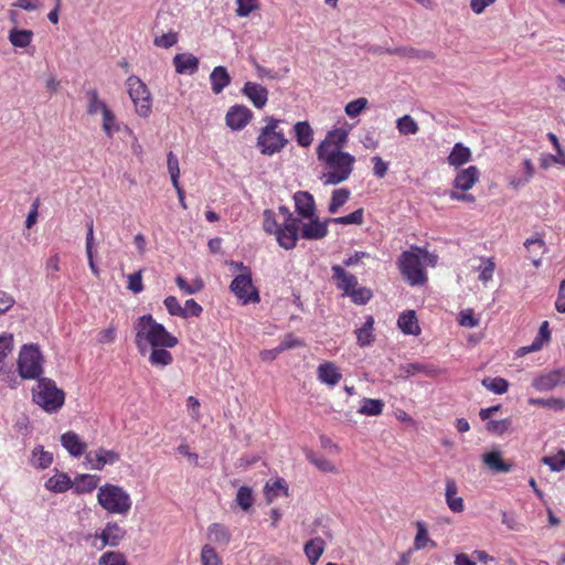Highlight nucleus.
<instances>
[{
  "label": "nucleus",
  "mask_w": 565,
  "mask_h": 565,
  "mask_svg": "<svg viewBox=\"0 0 565 565\" xmlns=\"http://www.w3.org/2000/svg\"><path fill=\"white\" fill-rule=\"evenodd\" d=\"M134 329L137 349L141 355L149 352L152 366L164 367L173 362L168 349L174 348L179 341L163 324L157 322L151 315H143L136 320Z\"/></svg>",
  "instance_id": "obj_1"
},
{
  "label": "nucleus",
  "mask_w": 565,
  "mask_h": 565,
  "mask_svg": "<svg viewBox=\"0 0 565 565\" xmlns=\"http://www.w3.org/2000/svg\"><path fill=\"white\" fill-rule=\"evenodd\" d=\"M322 167L321 182L324 185H337L347 181L353 172L355 157L347 151L317 152Z\"/></svg>",
  "instance_id": "obj_2"
},
{
  "label": "nucleus",
  "mask_w": 565,
  "mask_h": 565,
  "mask_svg": "<svg viewBox=\"0 0 565 565\" xmlns=\"http://www.w3.org/2000/svg\"><path fill=\"white\" fill-rule=\"evenodd\" d=\"M437 255L427 249L414 246L402 253L398 260V268L405 280L411 286H420L427 281L425 266H436Z\"/></svg>",
  "instance_id": "obj_3"
},
{
  "label": "nucleus",
  "mask_w": 565,
  "mask_h": 565,
  "mask_svg": "<svg viewBox=\"0 0 565 565\" xmlns=\"http://www.w3.org/2000/svg\"><path fill=\"white\" fill-rule=\"evenodd\" d=\"M265 126L259 130L256 147L264 156H274L279 153L287 145L288 139L280 128V120L273 116H267Z\"/></svg>",
  "instance_id": "obj_4"
},
{
  "label": "nucleus",
  "mask_w": 565,
  "mask_h": 565,
  "mask_svg": "<svg viewBox=\"0 0 565 565\" xmlns=\"http://www.w3.org/2000/svg\"><path fill=\"white\" fill-rule=\"evenodd\" d=\"M98 504L110 514L126 515L131 509L130 494L117 484L106 483L98 488Z\"/></svg>",
  "instance_id": "obj_5"
},
{
  "label": "nucleus",
  "mask_w": 565,
  "mask_h": 565,
  "mask_svg": "<svg viewBox=\"0 0 565 565\" xmlns=\"http://www.w3.org/2000/svg\"><path fill=\"white\" fill-rule=\"evenodd\" d=\"M44 358L34 343L21 347L18 356V372L23 380H39L43 373Z\"/></svg>",
  "instance_id": "obj_6"
},
{
  "label": "nucleus",
  "mask_w": 565,
  "mask_h": 565,
  "mask_svg": "<svg viewBox=\"0 0 565 565\" xmlns=\"http://www.w3.org/2000/svg\"><path fill=\"white\" fill-rule=\"evenodd\" d=\"M33 401L49 413L58 411L65 401V394L50 379H39L33 388Z\"/></svg>",
  "instance_id": "obj_7"
},
{
  "label": "nucleus",
  "mask_w": 565,
  "mask_h": 565,
  "mask_svg": "<svg viewBox=\"0 0 565 565\" xmlns=\"http://www.w3.org/2000/svg\"><path fill=\"white\" fill-rule=\"evenodd\" d=\"M126 86L136 113L143 118L149 117L152 109V99L147 85L138 76L131 75L127 78Z\"/></svg>",
  "instance_id": "obj_8"
},
{
  "label": "nucleus",
  "mask_w": 565,
  "mask_h": 565,
  "mask_svg": "<svg viewBox=\"0 0 565 565\" xmlns=\"http://www.w3.org/2000/svg\"><path fill=\"white\" fill-rule=\"evenodd\" d=\"M231 291L246 305L248 302H259V295L253 285L252 275L249 271L237 275L231 282Z\"/></svg>",
  "instance_id": "obj_9"
},
{
  "label": "nucleus",
  "mask_w": 565,
  "mask_h": 565,
  "mask_svg": "<svg viewBox=\"0 0 565 565\" xmlns=\"http://www.w3.org/2000/svg\"><path fill=\"white\" fill-rule=\"evenodd\" d=\"M126 533V530L117 522H107L105 527L93 536L92 545L97 550H103L106 546L117 547L125 539Z\"/></svg>",
  "instance_id": "obj_10"
},
{
  "label": "nucleus",
  "mask_w": 565,
  "mask_h": 565,
  "mask_svg": "<svg viewBox=\"0 0 565 565\" xmlns=\"http://www.w3.org/2000/svg\"><path fill=\"white\" fill-rule=\"evenodd\" d=\"M286 212L287 218L282 226L275 234L277 243L285 249H292L298 241L299 221L295 218L286 207H280Z\"/></svg>",
  "instance_id": "obj_11"
},
{
  "label": "nucleus",
  "mask_w": 565,
  "mask_h": 565,
  "mask_svg": "<svg viewBox=\"0 0 565 565\" xmlns=\"http://www.w3.org/2000/svg\"><path fill=\"white\" fill-rule=\"evenodd\" d=\"M119 460V454L115 450L99 448L85 454L84 463L93 470H103L107 465H114Z\"/></svg>",
  "instance_id": "obj_12"
},
{
  "label": "nucleus",
  "mask_w": 565,
  "mask_h": 565,
  "mask_svg": "<svg viewBox=\"0 0 565 565\" xmlns=\"http://www.w3.org/2000/svg\"><path fill=\"white\" fill-rule=\"evenodd\" d=\"M348 130L343 128H335L330 130L326 138L318 145L317 152L328 151H343V147L348 142Z\"/></svg>",
  "instance_id": "obj_13"
},
{
  "label": "nucleus",
  "mask_w": 565,
  "mask_h": 565,
  "mask_svg": "<svg viewBox=\"0 0 565 565\" xmlns=\"http://www.w3.org/2000/svg\"><path fill=\"white\" fill-rule=\"evenodd\" d=\"M308 222L302 223L301 225V237L309 241H318L322 239L328 235V225L331 221L324 220L320 221L317 215L312 218H307Z\"/></svg>",
  "instance_id": "obj_14"
},
{
  "label": "nucleus",
  "mask_w": 565,
  "mask_h": 565,
  "mask_svg": "<svg viewBox=\"0 0 565 565\" xmlns=\"http://www.w3.org/2000/svg\"><path fill=\"white\" fill-rule=\"evenodd\" d=\"M252 117L253 114L246 106L236 105L228 109L225 120L232 130H241L250 121Z\"/></svg>",
  "instance_id": "obj_15"
},
{
  "label": "nucleus",
  "mask_w": 565,
  "mask_h": 565,
  "mask_svg": "<svg viewBox=\"0 0 565 565\" xmlns=\"http://www.w3.org/2000/svg\"><path fill=\"white\" fill-rule=\"evenodd\" d=\"M565 384V371L555 370L547 374L535 377L532 382V386L540 392L552 391L558 385Z\"/></svg>",
  "instance_id": "obj_16"
},
{
  "label": "nucleus",
  "mask_w": 565,
  "mask_h": 565,
  "mask_svg": "<svg viewBox=\"0 0 565 565\" xmlns=\"http://www.w3.org/2000/svg\"><path fill=\"white\" fill-rule=\"evenodd\" d=\"M480 179V171L477 167L470 166L458 170L452 185L457 190L468 191L475 186Z\"/></svg>",
  "instance_id": "obj_17"
},
{
  "label": "nucleus",
  "mask_w": 565,
  "mask_h": 565,
  "mask_svg": "<svg viewBox=\"0 0 565 565\" xmlns=\"http://www.w3.org/2000/svg\"><path fill=\"white\" fill-rule=\"evenodd\" d=\"M295 207L298 215L302 218H312L316 216V203L312 194L307 191H298L294 195Z\"/></svg>",
  "instance_id": "obj_18"
},
{
  "label": "nucleus",
  "mask_w": 565,
  "mask_h": 565,
  "mask_svg": "<svg viewBox=\"0 0 565 565\" xmlns=\"http://www.w3.org/2000/svg\"><path fill=\"white\" fill-rule=\"evenodd\" d=\"M331 270L332 278L335 280L337 287L343 291L344 296H348L349 292L359 285L358 278L340 265H333Z\"/></svg>",
  "instance_id": "obj_19"
},
{
  "label": "nucleus",
  "mask_w": 565,
  "mask_h": 565,
  "mask_svg": "<svg viewBox=\"0 0 565 565\" xmlns=\"http://www.w3.org/2000/svg\"><path fill=\"white\" fill-rule=\"evenodd\" d=\"M445 500L451 512L460 513L465 510L463 499L458 495V486L452 478L445 480Z\"/></svg>",
  "instance_id": "obj_20"
},
{
  "label": "nucleus",
  "mask_w": 565,
  "mask_h": 565,
  "mask_svg": "<svg viewBox=\"0 0 565 565\" xmlns=\"http://www.w3.org/2000/svg\"><path fill=\"white\" fill-rule=\"evenodd\" d=\"M318 380L328 386H335L342 379L340 369L333 362H323L317 369Z\"/></svg>",
  "instance_id": "obj_21"
},
{
  "label": "nucleus",
  "mask_w": 565,
  "mask_h": 565,
  "mask_svg": "<svg viewBox=\"0 0 565 565\" xmlns=\"http://www.w3.org/2000/svg\"><path fill=\"white\" fill-rule=\"evenodd\" d=\"M243 93L258 109H262L268 100V90L257 83L246 82Z\"/></svg>",
  "instance_id": "obj_22"
},
{
  "label": "nucleus",
  "mask_w": 565,
  "mask_h": 565,
  "mask_svg": "<svg viewBox=\"0 0 565 565\" xmlns=\"http://www.w3.org/2000/svg\"><path fill=\"white\" fill-rule=\"evenodd\" d=\"M61 444L73 457H81L86 454L87 445L74 431H66L61 436Z\"/></svg>",
  "instance_id": "obj_23"
},
{
  "label": "nucleus",
  "mask_w": 565,
  "mask_h": 565,
  "mask_svg": "<svg viewBox=\"0 0 565 565\" xmlns=\"http://www.w3.org/2000/svg\"><path fill=\"white\" fill-rule=\"evenodd\" d=\"M178 74L193 75L199 70V58L191 53H179L173 57Z\"/></svg>",
  "instance_id": "obj_24"
},
{
  "label": "nucleus",
  "mask_w": 565,
  "mask_h": 565,
  "mask_svg": "<svg viewBox=\"0 0 565 565\" xmlns=\"http://www.w3.org/2000/svg\"><path fill=\"white\" fill-rule=\"evenodd\" d=\"M471 158V150L462 142H456L449 156L447 157V162L449 166L458 169L463 164L470 162Z\"/></svg>",
  "instance_id": "obj_25"
},
{
  "label": "nucleus",
  "mask_w": 565,
  "mask_h": 565,
  "mask_svg": "<svg viewBox=\"0 0 565 565\" xmlns=\"http://www.w3.org/2000/svg\"><path fill=\"white\" fill-rule=\"evenodd\" d=\"M211 88L214 94H220L231 84V76L224 66H216L210 74Z\"/></svg>",
  "instance_id": "obj_26"
},
{
  "label": "nucleus",
  "mask_w": 565,
  "mask_h": 565,
  "mask_svg": "<svg viewBox=\"0 0 565 565\" xmlns=\"http://www.w3.org/2000/svg\"><path fill=\"white\" fill-rule=\"evenodd\" d=\"M483 463L494 472H509L512 469V463L502 460L501 451L492 450L483 454Z\"/></svg>",
  "instance_id": "obj_27"
},
{
  "label": "nucleus",
  "mask_w": 565,
  "mask_h": 565,
  "mask_svg": "<svg viewBox=\"0 0 565 565\" xmlns=\"http://www.w3.org/2000/svg\"><path fill=\"white\" fill-rule=\"evenodd\" d=\"M73 481L64 472H56L54 476L47 479L45 488L54 493H63L72 488Z\"/></svg>",
  "instance_id": "obj_28"
},
{
  "label": "nucleus",
  "mask_w": 565,
  "mask_h": 565,
  "mask_svg": "<svg viewBox=\"0 0 565 565\" xmlns=\"http://www.w3.org/2000/svg\"><path fill=\"white\" fill-rule=\"evenodd\" d=\"M397 326L405 334L417 335L420 332L415 311L413 310L403 312L397 320Z\"/></svg>",
  "instance_id": "obj_29"
},
{
  "label": "nucleus",
  "mask_w": 565,
  "mask_h": 565,
  "mask_svg": "<svg viewBox=\"0 0 565 565\" xmlns=\"http://www.w3.org/2000/svg\"><path fill=\"white\" fill-rule=\"evenodd\" d=\"M326 548V543L321 537H315L308 541L303 546V552L311 565H315Z\"/></svg>",
  "instance_id": "obj_30"
},
{
  "label": "nucleus",
  "mask_w": 565,
  "mask_h": 565,
  "mask_svg": "<svg viewBox=\"0 0 565 565\" xmlns=\"http://www.w3.org/2000/svg\"><path fill=\"white\" fill-rule=\"evenodd\" d=\"M99 480L100 478L95 475H79L72 487L76 493H88L97 488Z\"/></svg>",
  "instance_id": "obj_31"
},
{
  "label": "nucleus",
  "mask_w": 565,
  "mask_h": 565,
  "mask_svg": "<svg viewBox=\"0 0 565 565\" xmlns=\"http://www.w3.org/2000/svg\"><path fill=\"white\" fill-rule=\"evenodd\" d=\"M294 131L298 145L308 148L313 141V130L308 121H298L294 126Z\"/></svg>",
  "instance_id": "obj_32"
},
{
  "label": "nucleus",
  "mask_w": 565,
  "mask_h": 565,
  "mask_svg": "<svg viewBox=\"0 0 565 565\" xmlns=\"http://www.w3.org/2000/svg\"><path fill=\"white\" fill-rule=\"evenodd\" d=\"M416 530L417 532L414 539L413 551L424 550L427 546H436V542L429 537L428 530L423 521L416 522Z\"/></svg>",
  "instance_id": "obj_33"
},
{
  "label": "nucleus",
  "mask_w": 565,
  "mask_h": 565,
  "mask_svg": "<svg viewBox=\"0 0 565 565\" xmlns=\"http://www.w3.org/2000/svg\"><path fill=\"white\" fill-rule=\"evenodd\" d=\"M401 370L404 372L405 377L414 376L419 373H423L427 376H435L438 374L436 366L418 362L404 364L401 366Z\"/></svg>",
  "instance_id": "obj_34"
},
{
  "label": "nucleus",
  "mask_w": 565,
  "mask_h": 565,
  "mask_svg": "<svg viewBox=\"0 0 565 565\" xmlns=\"http://www.w3.org/2000/svg\"><path fill=\"white\" fill-rule=\"evenodd\" d=\"M207 537L214 543L227 545L231 541V533L223 524L213 523L207 527Z\"/></svg>",
  "instance_id": "obj_35"
},
{
  "label": "nucleus",
  "mask_w": 565,
  "mask_h": 565,
  "mask_svg": "<svg viewBox=\"0 0 565 565\" xmlns=\"http://www.w3.org/2000/svg\"><path fill=\"white\" fill-rule=\"evenodd\" d=\"M373 326H374V318L372 316H367L365 318L364 324L355 331L356 341L360 347H366L373 342V340H374Z\"/></svg>",
  "instance_id": "obj_36"
},
{
  "label": "nucleus",
  "mask_w": 565,
  "mask_h": 565,
  "mask_svg": "<svg viewBox=\"0 0 565 565\" xmlns=\"http://www.w3.org/2000/svg\"><path fill=\"white\" fill-rule=\"evenodd\" d=\"M33 39V32L31 30L24 29H12L9 32V41L10 43L20 49H24L29 46Z\"/></svg>",
  "instance_id": "obj_37"
},
{
  "label": "nucleus",
  "mask_w": 565,
  "mask_h": 565,
  "mask_svg": "<svg viewBox=\"0 0 565 565\" xmlns=\"http://www.w3.org/2000/svg\"><path fill=\"white\" fill-rule=\"evenodd\" d=\"M265 498L267 502H273L280 494L287 495L288 489L284 479H276L273 482H267L264 488Z\"/></svg>",
  "instance_id": "obj_38"
},
{
  "label": "nucleus",
  "mask_w": 565,
  "mask_h": 565,
  "mask_svg": "<svg viewBox=\"0 0 565 565\" xmlns=\"http://www.w3.org/2000/svg\"><path fill=\"white\" fill-rule=\"evenodd\" d=\"M361 403L362 404L358 411L361 415L379 416L383 413L384 403L382 399L364 397Z\"/></svg>",
  "instance_id": "obj_39"
},
{
  "label": "nucleus",
  "mask_w": 565,
  "mask_h": 565,
  "mask_svg": "<svg viewBox=\"0 0 565 565\" xmlns=\"http://www.w3.org/2000/svg\"><path fill=\"white\" fill-rule=\"evenodd\" d=\"M31 465L38 469H45L53 462V455L45 451L43 447H36L31 455Z\"/></svg>",
  "instance_id": "obj_40"
},
{
  "label": "nucleus",
  "mask_w": 565,
  "mask_h": 565,
  "mask_svg": "<svg viewBox=\"0 0 565 565\" xmlns=\"http://www.w3.org/2000/svg\"><path fill=\"white\" fill-rule=\"evenodd\" d=\"M350 190L345 188L335 189L332 192L331 200L328 206V211L331 214H335L341 206H343L349 198H350Z\"/></svg>",
  "instance_id": "obj_41"
},
{
  "label": "nucleus",
  "mask_w": 565,
  "mask_h": 565,
  "mask_svg": "<svg viewBox=\"0 0 565 565\" xmlns=\"http://www.w3.org/2000/svg\"><path fill=\"white\" fill-rule=\"evenodd\" d=\"M396 128L403 136L416 135L419 131L418 124L411 115H404L397 118Z\"/></svg>",
  "instance_id": "obj_42"
},
{
  "label": "nucleus",
  "mask_w": 565,
  "mask_h": 565,
  "mask_svg": "<svg viewBox=\"0 0 565 565\" xmlns=\"http://www.w3.org/2000/svg\"><path fill=\"white\" fill-rule=\"evenodd\" d=\"M13 349V335L11 333L0 334V374L6 370L4 360Z\"/></svg>",
  "instance_id": "obj_43"
},
{
  "label": "nucleus",
  "mask_w": 565,
  "mask_h": 565,
  "mask_svg": "<svg viewBox=\"0 0 565 565\" xmlns=\"http://www.w3.org/2000/svg\"><path fill=\"white\" fill-rule=\"evenodd\" d=\"M481 383L488 391L499 395L507 393L509 388V382L503 377H486Z\"/></svg>",
  "instance_id": "obj_44"
},
{
  "label": "nucleus",
  "mask_w": 565,
  "mask_h": 565,
  "mask_svg": "<svg viewBox=\"0 0 565 565\" xmlns=\"http://www.w3.org/2000/svg\"><path fill=\"white\" fill-rule=\"evenodd\" d=\"M542 463L548 466L551 471L559 472L565 469V450L561 449L556 455L544 456L541 459Z\"/></svg>",
  "instance_id": "obj_45"
},
{
  "label": "nucleus",
  "mask_w": 565,
  "mask_h": 565,
  "mask_svg": "<svg viewBox=\"0 0 565 565\" xmlns=\"http://www.w3.org/2000/svg\"><path fill=\"white\" fill-rule=\"evenodd\" d=\"M254 493H253V490L252 488L247 487V486H242L238 490H237V493H236V503L238 504V507L244 510V511H247L252 508V505L254 504Z\"/></svg>",
  "instance_id": "obj_46"
},
{
  "label": "nucleus",
  "mask_w": 565,
  "mask_h": 565,
  "mask_svg": "<svg viewBox=\"0 0 565 565\" xmlns=\"http://www.w3.org/2000/svg\"><path fill=\"white\" fill-rule=\"evenodd\" d=\"M175 284L185 295H194L204 288L201 278H195L192 282H188L182 276H177Z\"/></svg>",
  "instance_id": "obj_47"
},
{
  "label": "nucleus",
  "mask_w": 565,
  "mask_h": 565,
  "mask_svg": "<svg viewBox=\"0 0 565 565\" xmlns=\"http://www.w3.org/2000/svg\"><path fill=\"white\" fill-rule=\"evenodd\" d=\"M98 565H129V563L121 552L108 551L100 555Z\"/></svg>",
  "instance_id": "obj_48"
},
{
  "label": "nucleus",
  "mask_w": 565,
  "mask_h": 565,
  "mask_svg": "<svg viewBox=\"0 0 565 565\" xmlns=\"http://www.w3.org/2000/svg\"><path fill=\"white\" fill-rule=\"evenodd\" d=\"M512 427V418H503L500 420H488L486 424V429L497 436H502L508 433Z\"/></svg>",
  "instance_id": "obj_49"
},
{
  "label": "nucleus",
  "mask_w": 565,
  "mask_h": 565,
  "mask_svg": "<svg viewBox=\"0 0 565 565\" xmlns=\"http://www.w3.org/2000/svg\"><path fill=\"white\" fill-rule=\"evenodd\" d=\"M529 404L534 405V406L551 408L554 411L565 409V399L558 398V397L530 398Z\"/></svg>",
  "instance_id": "obj_50"
},
{
  "label": "nucleus",
  "mask_w": 565,
  "mask_h": 565,
  "mask_svg": "<svg viewBox=\"0 0 565 565\" xmlns=\"http://www.w3.org/2000/svg\"><path fill=\"white\" fill-rule=\"evenodd\" d=\"M88 97V107L87 113L89 115H95L98 111L104 113L106 109H108V106L99 98L98 92L96 89H89L87 93Z\"/></svg>",
  "instance_id": "obj_51"
},
{
  "label": "nucleus",
  "mask_w": 565,
  "mask_h": 565,
  "mask_svg": "<svg viewBox=\"0 0 565 565\" xmlns=\"http://www.w3.org/2000/svg\"><path fill=\"white\" fill-rule=\"evenodd\" d=\"M348 297L351 298L352 302L361 306L367 303L371 300L373 292L370 288L358 285L349 292Z\"/></svg>",
  "instance_id": "obj_52"
},
{
  "label": "nucleus",
  "mask_w": 565,
  "mask_h": 565,
  "mask_svg": "<svg viewBox=\"0 0 565 565\" xmlns=\"http://www.w3.org/2000/svg\"><path fill=\"white\" fill-rule=\"evenodd\" d=\"M103 115V130L108 137H113L120 128L114 113L108 108Z\"/></svg>",
  "instance_id": "obj_53"
},
{
  "label": "nucleus",
  "mask_w": 565,
  "mask_h": 565,
  "mask_svg": "<svg viewBox=\"0 0 565 565\" xmlns=\"http://www.w3.org/2000/svg\"><path fill=\"white\" fill-rule=\"evenodd\" d=\"M363 215H364L363 209H358L354 212H352L345 216L329 218V221H331V223L340 224V225H348V224L361 225L363 223Z\"/></svg>",
  "instance_id": "obj_54"
},
{
  "label": "nucleus",
  "mask_w": 565,
  "mask_h": 565,
  "mask_svg": "<svg viewBox=\"0 0 565 565\" xmlns=\"http://www.w3.org/2000/svg\"><path fill=\"white\" fill-rule=\"evenodd\" d=\"M477 269L479 270V280L487 284L493 277L495 264L491 258H481V264Z\"/></svg>",
  "instance_id": "obj_55"
},
{
  "label": "nucleus",
  "mask_w": 565,
  "mask_h": 565,
  "mask_svg": "<svg viewBox=\"0 0 565 565\" xmlns=\"http://www.w3.org/2000/svg\"><path fill=\"white\" fill-rule=\"evenodd\" d=\"M307 459L322 472L335 473L337 467L323 457H317L313 452L307 454Z\"/></svg>",
  "instance_id": "obj_56"
},
{
  "label": "nucleus",
  "mask_w": 565,
  "mask_h": 565,
  "mask_svg": "<svg viewBox=\"0 0 565 565\" xmlns=\"http://www.w3.org/2000/svg\"><path fill=\"white\" fill-rule=\"evenodd\" d=\"M201 563L202 565H221L222 561L215 548L209 544H205L201 551Z\"/></svg>",
  "instance_id": "obj_57"
},
{
  "label": "nucleus",
  "mask_w": 565,
  "mask_h": 565,
  "mask_svg": "<svg viewBox=\"0 0 565 565\" xmlns=\"http://www.w3.org/2000/svg\"><path fill=\"white\" fill-rule=\"evenodd\" d=\"M366 106H367V99L364 97H360V98H356V99L348 103L345 105L344 110H345V114L350 118H355L362 113V110H364L366 108Z\"/></svg>",
  "instance_id": "obj_58"
},
{
  "label": "nucleus",
  "mask_w": 565,
  "mask_h": 565,
  "mask_svg": "<svg viewBox=\"0 0 565 565\" xmlns=\"http://www.w3.org/2000/svg\"><path fill=\"white\" fill-rule=\"evenodd\" d=\"M168 171L173 185H178L180 177L179 160L173 152L168 153L167 158Z\"/></svg>",
  "instance_id": "obj_59"
},
{
  "label": "nucleus",
  "mask_w": 565,
  "mask_h": 565,
  "mask_svg": "<svg viewBox=\"0 0 565 565\" xmlns=\"http://www.w3.org/2000/svg\"><path fill=\"white\" fill-rule=\"evenodd\" d=\"M264 231L268 234H276L280 228V225L277 223L275 213L270 210L264 211V221H263Z\"/></svg>",
  "instance_id": "obj_60"
},
{
  "label": "nucleus",
  "mask_w": 565,
  "mask_h": 565,
  "mask_svg": "<svg viewBox=\"0 0 565 565\" xmlns=\"http://www.w3.org/2000/svg\"><path fill=\"white\" fill-rule=\"evenodd\" d=\"M117 338V328L114 324H110L108 328L103 329L97 334V342L99 344H111L116 341Z\"/></svg>",
  "instance_id": "obj_61"
},
{
  "label": "nucleus",
  "mask_w": 565,
  "mask_h": 565,
  "mask_svg": "<svg viewBox=\"0 0 565 565\" xmlns=\"http://www.w3.org/2000/svg\"><path fill=\"white\" fill-rule=\"evenodd\" d=\"M237 9L236 14L238 17H247L254 10L258 9L257 0H236Z\"/></svg>",
  "instance_id": "obj_62"
},
{
  "label": "nucleus",
  "mask_w": 565,
  "mask_h": 565,
  "mask_svg": "<svg viewBox=\"0 0 565 565\" xmlns=\"http://www.w3.org/2000/svg\"><path fill=\"white\" fill-rule=\"evenodd\" d=\"M163 305L170 316L181 317L182 315H184L182 306L174 296H168L163 300Z\"/></svg>",
  "instance_id": "obj_63"
},
{
  "label": "nucleus",
  "mask_w": 565,
  "mask_h": 565,
  "mask_svg": "<svg viewBox=\"0 0 565 565\" xmlns=\"http://www.w3.org/2000/svg\"><path fill=\"white\" fill-rule=\"evenodd\" d=\"M184 315L181 318L199 317L203 309L194 299H188L182 307Z\"/></svg>",
  "instance_id": "obj_64"
}]
</instances>
